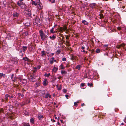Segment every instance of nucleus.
Wrapping results in <instances>:
<instances>
[{
	"instance_id": "f257e3e1",
	"label": "nucleus",
	"mask_w": 126,
	"mask_h": 126,
	"mask_svg": "<svg viewBox=\"0 0 126 126\" xmlns=\"http://www.w3.org/2000/svg\"><path fill=\"white\" fill-rule=\"evenodd\" d=\"M39 33L41 38L42 40L45 39L48 37L46 34L42 30L39 31Z\"/></svg>"
},
{
	"instance_id": "f03ea898",
	"label": "nucleus",
	"mask_w": 126,
	"mask_h": 126,
	"mask_svg": "<svg viewBox=\"0 0 126 126\" xmlns=\"http://www.w3.org/2000/svg\"><path fill=\"white\" fill-rule=\"evenodd\" d=\"M36 77L34 74L32 75H30L29 78L30 80H31L32 82H34L36 81Z\"/></svg>"
},
{
	"instance_id": "7ed1b4c3",
	"label": "nucleus",
	"mask_w": 126,
	"mask_h": 126,
	"mask_svg": "<svg viewBox=\"0 0 126 126\" xmlns=\"http://www.w3.org/2000/svg\"><path fill=\"white\" fill-rule=\"evenodd\" d=\"M17 5L20 7L22 8H26V6L24 3L21 2L20 3L18 1L17 2Z\"/></svg>"
},
{
	"instance_id": "20e7f679",
	"label": "nucleus",
	"mask_w": 126,
	"mask_h": 126,
	"mask_svg": "<svg viewBox=\"0 0 126 126\" xmlns=\"http://www.w3.org/2000/svg\"><path fill=\"white\" fill-rule=\"evenodd\" d=\"M26 15H27L28 16H31V10L29 9H26Z\"/></svg>"
},
{
	"instance_id": "39448f33",
	"label": "nucleus",
	"mask_w": 126,
	"mask_h": 126,
	"mask_svg": "<svg viewBox=\"0 0 126 126\" xmlns=\"http://www.w3.org/2000/svg\"><path fill=\"white\" fill-rule=\"evenodd\" d=\"M14 74H12L11 77V79L12 81H15L16 80L17 78L16 75L14 77Z\"/></svg>"
},
{
	"instance_id": "423d86ee",
	"label": "nucleus",
	"mask_w": 126,
	"mask_h": 126,
	"mask_svg": "<svg viewBox=\"0 0 126 126\" xmlns=\"http://www.w3.org/2000/svg\"><path fill=\"white\" fill-rule=\"evenodd\" d=\"M10 98V95H9L8 94H6L5 95L4 97L5 101V102H7L8 99Z\"/></svg>"
},
{
	"instance_id": "0eeeda50",
	"label": "nucleus",
	"mask_w": 126,
	"mask_h": 126,
	"mask_svg": "<svg viewBox=\"0 0 126 126\" xmlns=\"http://www.w3.org/2000/svg\"><path fill=\"white\" fill-rule=\"evenodd\" d=\"M43 83L44 85L46 86L47 85L48 83L47 79H45Z\"/></svg>"
},
{
	"instance_id": "6e6552de",
	"label": "nucleus",
	"mask_w": 126,
	"mask_h": 126,
	"mask_svg": "<svg viewBox=\"0 0 126 126\" xmlns=\"http://www.w3.org/2000/svg\"><path fill=\"white\" fill-rule=\"evenodd\" d=\"M43 117V116L41 114H39L38 115V118L39 120H41Z\"/></svg>"
},
{
	"instance_id": "1a4fd4ad",
	"label": "nucleus",
	"mask_w": 126,
	"mask_h": 126,
	"mask_svg": "<svg viewBox=\"0 0 126 126\" xmlns=\"http://www.w3.org/2000/svg\"><path fill=\"white\" fill-rule=\"evenodd\" d=\"M13 15L14 17H17L19 16V14L16 12H15L13 13Z\"/></svg>"
},
{
	"instance_id": "9d476101",
	"label": "nucleus",
	"mask_w": 126,
	"mask_h": 126,
	"mask_svg": "<svg viewBox=\"0 0 126 126\" xmlns=\"http://www.w3.org/2000/svg\"><path fill=\"white\" fill-rule=\"evenodd\" d=\"M33 39L35 41H37L38 39V37L35 34H33Z\"/></svg>"
},
{
	"instance_id": "9b49d317",
	"label": "nucleus",
	"mask_w": 126,
	"mask_h": 126,
	"mask_svg": "<svg viewBox=\"0 0 126 126\" xmlns=\"http://www.w3.org/2000/svg\"><path fill=\"white\" fill-rule=\"evenodd\" d=\"M37 6V8L39 10L41 9L43 7L42 4L40 3Z\"/></svg>"
},
{
	"instance_id": "f8f14e48",
	"label": "nucleus",
	"mask_w": 126,
	"mask_h": 126,
	"mask_svg": "<svg viewBox=\"0 0 126 126\" xmlns=\"http://www.w3.org/2000/svg\"><path fill=\"white\" fill-rule=\"evenodd\" d=\"M40 83L39 82H36L34 85V86L35 87H37L40 85Z\"/></svg>"
},
{
	"instance_id": "ddd939ff",
	"label": "nucleus",
	"mask_w": 126,
	"mask_h": 126,
	"mask_svg": "<svg viewBox=\"0 0 126 126\" xmlns=\"http://www.w3.org/2000/svg\"><path fill=\"white\" fill-rule=\"evenodd\" d=\"M17 125V123L16 121H13L11 125V126H16Z\"/></svg>"
},
{
	"instance_id": "4468645a",
	"label": "nucleus",
	"mask_w": 126,
	"mask_h": 126,
	"mask_svg": "<svg viewBox=\"0 0 126 126\" xmlns=\"http://www.w3.org/2000/svg\"><path fill=\"white\" fill-rule=\"evenodd\" d=\"M58 70V68L55 66H54L52 69V71L54 72H56Z\"/></svg>"
},
{
	"instance_id": "2eb2a0df",
	"label": "nucleus",
	"mask_w": 126,
	"mask_h": 126,
	"mask_svg": "<svg viewBox=\"0 0 126 126\" xmlns=\"http://www.w3.org/2000/svg\"><path fill=\"white\" fill-rule=\"evenodd\" d=\"M48 97L51 98V96L50 94L49 93H47L46 94L45 97L46 98H47Z\"/></svg>"
},
{
	"instance_id": "dca6fc26",
	"label": "nucleus",
	"mask_w": 126,
	"mask_h": 126,
	"mask_svg": "<svg viewBox=\"0 0 126 126\" xmlns=\"http://www.w3.org/2000/svg\"><path fill=\"white\" fill-rule=\"evenodd\" d=\"M42 54L41 55V56L43 57H44L46 55V53L45 52V51L44 50H43L41 52Z\"/></svg>"
},
{
	"instance_id": "f3484780",
	"label": "nucleus",
	"mask_w": 126,
	"mask_h": 126,
	"mask_svg": "<svg viewBox=\"0 0 126 126\" xmlns=\"http://www.w3.org/2000/svg\"><path fill=\"white\" fill-rule=\"evenodd\" d=\"M5 74H3V73H0V79L2 77L3 78H5Z\"/></svg>"
},
{
	"instance_id": "a211bd4d",
	"label": "nucleus",
	"mask_w": 126,
	"mask_h": 126,
	"mask_svg": "<svg viewBox=\"0 0 126 126\" xmlns=\"http://www.w3.org/2000/svg\"><path fill=\"white\" fill-rule=\"evenodd\" d=\"M11 35L10 33H8L7 36L6 38L8 40H10L11 39Z\"/></svg>"
},
{
	"instance_id": "6ab92c4d",
	"label": "nucleus",
	"mask_w": 126,
	"mask_h": 126,
	"mask_svg": "<svg viewBox=\"0 0 126 126\" xmlns=\"http://www.w3.org/2000/svg\"><path fill=\"white\" fill-rule=\"evenodd\" d=\"M23 59L25 61H28L29 62L30 61V60L27 57L23 58Z\"/></svg>"
},
{
	"instance_id": "aec40b11",
	"label": "nucleus",
	"mask_w": 126,
	"mask_h": 126,
	"mask_svg": "<svg viewBox=\"0 0 126 126\" xmlns=\"http://www.w3.org/2000/svg\"><path fill=\"white\" fill-rule=\"evenodd\" d=\"M82 23L84 25H88L89 23L86 22L85 20H84L82 21Z\"/></svg>"
},
{
	"instance_id": "412c9836",
	"label": "nucleus",
	"mask_w": 126,
	"mask_h": 126,
	"mask_svg": "<svg viewBox=\"0 0 126 126\" xmlns=\"http://www.w3.org/2000/svg\"><path fill=\"white\" fill-rule=\"evenodd\" d=\"M28 34V32L26 31L24 32H23L22 34V35L23 36H27Z\"/></svg>"
},
{
	"instance_id": "4be33fe9",
	"label": "nucleus",
	"mask_w": 126,
	"mask_h": 126,
	"mask_svg": "<svg viewBox=\"0 0 126 126\" xmlns=\"http://www.w3.org/2000/svg\"><path fill=\"white\" fill-rule=\"evenodd\" d=\"M56 38V37L55 36L53 35L52 36H49V38L51 40H53L55 39Z\"/></svg>"
},
{
	"instance_id": "5701e85b",
	"label": "nucleus",
	"mask_w": 126,
	"mask_h": 126,
	"mask_svg": "<svg viewBox=\"0 0 126 126\" xmlns=\"http://www.w3.org/2000/svg\"><path fill=\"white\" fill-rule=\"evenodd\" d=\"M96 5V4L95 3H93L91 4V6L92 8H94Z\"/></svg>"
},
{
	"instance_id": "b1692460",
	"label": "nucleus",
	"mask_w": 126,
	"mask_h": 126,
	"mask_svg": "<svg viewBox=\"0 0 126 126\" xmlns=\"http://www.w3.org/2000/svg\"><path fill=\"white\" fill-rule=\"evenodd\" d=\"M23 51L25 52L26 51L27 49V47L26 46H23L22 47Z\"/></svg>"
},
{
	"instance_id": "393cba45",
	"label": "nucleus",
	"mask_w": 126,
	"mask_h": 126,
	"mask_svg": "<svg viewBox=\"0 0 126 126\" xmlns=\"http://www.w3.org/2000/svg\"><path fill=\"white\" fill-rule=\"evenodd\" d=\"M81 67V65H78L76 67V69H78V70H80V68Z\"/></svg>"
},
{
	"instance_id": "a878e982",
	"label": "nucleus",
	"mask_w": 126,
	"mask_h": 126,
	"mask_svg": "<svg viewBox=\"0 0 126 126\" xmlns=\"http://www.w3.org/2000/svg\"><path fill=\"white\" fill-rule=\"evenodd\" d=\"M30 121L33 124L34 123V119L33 118H32L30 119Z\"/></svg>"
},
{
	"instance_id": "bb28decb",
	"label": "nucleus",
	"mask_w": 126,
	"mask_h": 126,
	"mask_svg": "<svg viewBox=\"0 0 126 126\" xmlns=\"http://www.w3.org/2000/svg\"><path fill=\"white\" fill-rule=\"evenodd\" d=\"M40 21L38 19V18H36L35 20V22L37 24H38V22H39Z\"/></svg>"
},
{
	"instance_id": "cd10ccee",
	"label": "nucleus",
	"mask_w": 126,
	"mask_h": 126,
	"mask_svg": "<svg viewBox=\"0 0 126 126\" xmlns=\"http://www.w3.org/2000/svg\"><path fill=\"white\" fill-rule=\"evenodd\" d=\"M24 25L25 26H26L28 27L30 25V22H28L27 23H25Z\"/></svg>"
},
{
	"instance_id": "c85d7f7f",
	"label": "nucleus",
	"mask_w": 126,
	"mask_h": 126,
	"mask_svg": "<svg viewBox=\"0 0 126 126\" xmlns=\"http://www.w3.org/2000/svg\"><path fill=\"white\" fill-rule=\"evenodd\" d=\"M59 30L61 33H62L63 32V28L61 27L59 28Z\"/></svg>"
},
{
	"instance_id": "c756f323",
	"label": "nucleus",
	"mask_w": 126,
	"mask_h": 126,
	"mask_svg": "<svg viewBox=\"0 0 126 126\" xmlns=\"http://www.w3.org/2000/svg\"><path fill=\"white\" fill-rule=\"evenodd\" d=\"M50 75V74L49 73L48 74H47L46 73H45L44 75V76L45 77H48Z\"/></svg>"
},
{
	"instance_id": "7c9ffc66",
	"label": "nucleus",
	"mask_w": 126,
	"mask_h": 126,
	"mask_svg": "<svg viewBox=\"0 0 126 126\" xmlns=\"http://www.w3.org/2000/svg\"><path fill=\"white\" fill-rule=\"evenodd\" d=\"M87 85L88 86H89L90 87H93V84L92 83H88Z\"/></svg>"
},
{
	"instance_id": "2f4dec72",
	"label": "nucleus",
	"mask_w": 126,
	"mask_h": 126,
	"mask_svg": "<svg viewBox=\"0 0 126 126\" xmlns=\"http://www.w3.org/2000/svg\"><path fill=\"white\" fill-rule=\"evenodd\" d=\"M67 72L64 70H62L61 71V73L62 74H66Z\"/></svg>"
},
{
	"instance_id": "473e14b6",
	"label": "nucleus",
	"mask_w": 126,
	"mask_h": 126,
	"mask_svg": "<svg viewBox=\"0 0 126 126\" xmlns=\"http://www.w3.org/2000/svg\"><path fill=\"white\" fill-rule=\"evenodd\" d=\"M36 3H37V5L40 3V0H36Z\"/></svg>"
},
{
	"instance_id": "72a5a7b5",
	"label": "nucleus",
	"mask_w": 126,
	"mask_h": 126,
	"mask_svg": "<svg viewBox=\"0 0 126 126\" xmlns=\"http://www.w3.org/2000/svg\"><path fill=\"white\" fill-rule=\"evenodd\" d=\"M63 30L65 31L67 29V27L65 26H63Z\"/></svg>"
},
{
	"instance_id": "f704fd0d",
	"label": "nucleus",
	"mask_w": 126,
	"mask_h": 126,
	"mask_svg": "<svg viewBox=\"0 0 126 126\" xmlns=\"http://www.w3.org/2000/svg\"><path fill=\"white\" fill-rule=\"evenodd\" d=\"M17 95L18 96H20L21 97H23L24 96V95L22 94H21L20 93H18L17 94Z\"/></svg>"
},
{
	"instance_id": "c9c22d12",
	"label": "nucleus",
	"mask_w": 126,
	"mask_h": 126,
	"mask_svg": "<svg viewBox=\"0 0 126 126\" xmlns=\"http://www.w3.org/2000/svg\"><path fill=\"white\" fill-rule=\"evenodd\" d=\"M50 32L52 33H55V32H54V29H51L50 30Z\"/></svg>"
},
{
	"instance_id": "e433bc0d",
	"label": "nucleus",
	"mask_w": 126,
	"mask_h": 126,
	"mask_svg": "<svg viewBox=\"0 0 126 126\" xmlns=\"http://www.w3.org/2000/svg\"><path fill=\"white\" fill-rule=\"evenodd\" d=\"M32 5L34 4L35 5H37V3H36V2H35L34 1H32Z\"/></svg>"
},
{
	"instance_id": "4c0bfd02",
	"label": "nucleus",
	"mask_w": 126,
	"mask_h": 126,
	"mask_svg": "<svg viewBox=\"0 0 126 126\" xmlns=\"http://www.w3.org/2000/svg\"><path fill=\"white\" fill-rule=\"evenodd\" d=\"M60 68L61 69H64L65 67H63V65L62 64H61L60 66Z\"/></svg>"
},
{
	"instance_id": "58836bf2",
	"label": "nucleus",
	"mask_w": 126,
	"mask_h": 126,
	"mask_svg": "<svg viewBox=\"0 0 126 126\" xmlns=\"http://www.w3.org/2000/svg\"><path fill=\"white\" fill-rule=\"evenodd\" d=\"M100 51V50L99 49H97L96 51V52L97 53H99Z\"/></svg>"
},
{
	"instance_id": "ea45409f",
	"label": "nucleus",
	"mask_w": 126,
	"mask_h": 126,
	"mask_svg": "<svg viewBox=\"0 0 126 126\" xmlns=\"http://www.w3.org/2000/svg\"><path fill=\"white\" fill-rule=\"evenodd\" d=\"M66 59L65 57H63L62 58V61H66Z\"/></svg>"
},
{
	"instance_id": "a19ab883",
	"label": "nucleus",
	"mask_w": 126,
	"mask_h": 126,
	"mask_svg": "<svg viewBox=\"0 0 126 126\" xmlns=\"http://www.w3.org/2000/svg\"><path fill=\"white\" fill-rule=\"evenodd\" d=\"M79 102L78 101L75 102L74 103V106H76V105L77 106V104L78 103H79Z\"/></svg>"
},
{
	"instance_id": "79ce46f5",
	"label": "nucleus",
	"mask_w": 126,
	"mask_h": 126,
	"mask_svg": "<svg viewBox=\"0 0 126 126\" xmlns=\"http://www.w3.org/2000/svg\"><path fill=\"white\" fill-rule=\"evenodd\" d=\"M24 114L25 115H27L28 114V112L25 111L24 112Z\"/></svg>"
},
{
	"instance_id": "37998d69",
	"label": "nucleus",
	"mask_w": 126,
	"mask_h": 126,
	"mask_svg": "<svg viewBox=\"0 0 126 126\" xmlns=\"http://www.w3.org/2000/svg\"><path fill=\"white\" fill-rule=\"evenodd\" d=\"M63 91L64 93H65L67 91V90L66 89H64L63 90Z\"/></svg>"
},
{
	"instance_id": "c03bdc74",
	"label": "nucleus",
	"mask_w": 126,
	"mask_h": 126,
	"mask_svg": "<svg viewBox=\"0 0 126 126\" xmlns=\"http://www.w3.org/2000/svg\"><path fill=\"white\" fill-rule=\"evenodd\" d=\"M61 86H59L58 87V89L59 90H61Z\"/></svg>"
},
{
	"instance_id": "a18cd8bd",
	"label": "nucleus",
	"mask_w": 126,
	"mask_h": 126,
	"mask_svg": "<svg viewBox=\"0 0 126 126\" xmlns=\"http://www.w3.org/2000/svg\"><path fill=\"white\" fill-rule=\"evenodd\" d=\"M100 18H102L103 17V16L101 14H100Z\"/></svg>"
},
{
	"instance_id": "49530a36",
	"label": "nucleus",
	"mask_w": 126,
	"mask_h": 126,
	"mask_svg": "<svg viewBox=\"0 0 126 126\" xmlns=\"http://www.w3.org/2000/svg\"><path fill=\"white\" fill-rule=\"evenodd\" d=\"M53 62H54L53 61H52V60H51L50 61V63L51 64H52L53 63Z\"/></svg>"
},
{
	"instance_id": "de8ad7c7",
	"label": "nucleus",
	"mask_w": 126,
	"mask_h": 126,
	"mask_svg": "<svg viewBox=\"0 0 126 126\" xmlns=\"http://www.w3.org/2000/svg\"><path fill=\"white\" fill-rule=\"evenodd\" d=\"M22 91L23 92H24L26 91V90H25V89L23 88L22 89Z\"/></svg>"
},
{
	"instance_id": "09e8293b",
	"label": "nucleus",
	"mask_w": 126,
	"mask_h": 126,
	"mask_svg": "<svg viewBox=\"0 0 126 126\" xmlns=\"http://www.w3.org/2000/svg\"><path fill=\"white\" fill-rule=\"evenodd\" d=\"M23 126H30L29 124H28L27 125L26 124L24 125Z\"/></svg>"
},
{
	"instance_id": "8fccbe9b",
	"label": "nucleus",
	"mask_w": 126,
	"mask_h": 126,
	"mask_svg": "<svg viewBox=\"0 0 126 126\" xmlns=\"http://www.w3.org/2000/svg\"><path fill=\"white\" fill-rule=\"evenodd\" d=\"M81 85L82 87H83L84 85V83H82L81 84Z\"/></svg>"
},
{
	"instance_id": "3c124183",
	"label": "nucleus",
	"mask_w": 126,
	"mask_h": 126,
	"mask_svg": "<svg viewBox=\"0 0 126 126\" xmlns=\"http://www.w3.org/2000/svg\"><path fill=\"white\" fill-rule=\"evenodd\" d=\"M14 97V96L13 95H12L11 96H10V98L9 99H11V98H13Z\"/></svg>"
},
{
	"instance_id": "603ef678",
	"label": "nucleus",
	"mask_w": 126,
	"mask_h": 126,
	"mask_svg": "<svg viewBox=\"0 0 126 126\" xmlns=\"http://www.w3.org/2000/svg\"><path fill=\"white\" fill-rule=\"evenodd\" d=\"M40 67H41V66L40 65H39V66H38L37 67V68L38 69H39L40 68Z\"/></svg>"
},
{
	"instance_id": "864d4df0",
	"label": "nucleus",
	"mask_w": 126,
	"mask_h": 126,
	"mask_svg": "<svg viewBox=\"0 0 126 126\" xmlns=\"http://www.w3.org/2000/svg\"><path fill=\"white\" fill-rule=\"evenodd\" d=\"M61 52V51L59 50H57V52L58 53H59Z\"/></svg>"
},
{
	"instance_id": "5fc2aeb1",
	"label": "nucleus",
	"mask_w": 126,
	"mask_h": 126,
	"mask_svg": "<svg viewBox=\"0 0 126 126\" xmlns=\"http://www.w3.org/2000/svg\"><path fill=\"white\" fill-rule=\"evenodd\" d=\"M68 95H65V97H66L67 98V99H68Z\"/></svg>"
},
{
	"instance_id": "6e6d98bb",
	"label": "nucleus",
	"mask_w": 126,
	"mask_h": 126,
	"mask_svg": "<svg viewBox=\"0 0 126 126\" xmlns=\"http://www.w3.org/2000/svg\"><path fill=\"white\" fill-rule=\"evenodd\" d=\"M81 48L82 49H84L85 48V47L84 46H82V47H81Z\"/></svg>"
},
{
	"instance_id": "4d7b16f0",
	"label": "nucleus",
	"mask_w": 126,
	"mask_h": 126,
	"mask_svg": "<svg viewBox=\"0 0 126 126\" xmlns=\"http://www.w3.org/2000/svg\"><path fill=\"white\" fill-rule=\"evenodd\" d=\"M84 105V103H83L82 104H81V106L82 107Z\"/></svg>"
},
{
	"instance_id": "13d9d810",
	"label": "nucleus",
	"mask_w": 126,
	"mask_h": 126,
	"mask_svg": "<svg viewBox=\"0 0 126 126\" xmlns=\"http://www.w3.org/2000/svg\"><path fill=\"white\" fill-rule=\"evenodd\" d=\"M23 81H24V82H27V81H26V80L25 79H23Z\"/></svg>"
},
{
	"instance_id": "bf43d9fd",
	"label": "nucleus",
	"mask_w": 126,
	"mask_h": 126,
	"mask_svg": "<svg viewBox=\"0 0 126 126\" xmlns=\"http://www.w3.org/2000/svg\"><path fill=\"white\" fill-rule=\"evenodd\" d=\"M120 7H122V8H125V6H122V7H121L120 6Z\"/></svg>"
},
{
	"instance_id": "052dcab7",
	"label": "nucleus",
	"mask_w": 126,
	"mask_h": 126,
	"mask_svg": "<svg viewBox=\"0 0 126 126\" xmlns=\"http://www.w3.org/2000/svg\"><path fill=\"white\" fill-rule=\"evenodd\" d=\"M57 124L59 126L60 125V124L59 122H58Z\"/></svg>"
},
{
	"instance_id": "680f3d73",
	"label": "nucleus",
	"mask_w": 126,
	"mask_h": 126,
	"mask_svg": "<svg viewBox=\"0 0 126 126\" xmlns=\"http://www.w3.org/2000/svg\"><path fill=\"white\" fill-rule=\"evenodd\" d=\"M56 26V25H55L54 26V27L52 28V29H54V28H55V26Z\"/></svg>"
},
{
	"instance_id": "e2e57ef3",
	"label": "nucleus",
	"mask_w": 126,
	"mask_h": 126,
	"mask_svg": "<svg viewBox=\"0 0 126 126\" xmlns=\"http://www.w3.org/2000/svg\"><path fill=\"white\" fill-rule=\"evenodd\" d=\"M52 59V60L53 61L54 60V57H52L51 58Z\"/></svg>"
},
{
	"instance_id": "0e129e2a",
	"label": "nucleus",
	"mask_w": 126,
	"mask_h": 126,
	"mask_svg": "<svg viewBox=\"0 0 126 126\" xmlns=\"http://www.w3.org/2000/svg\"><path fill=\"white\" fill-rule=\"evenodd\" d=\"M55 2V0H53V1H52L51 2L52 3H53Z\"/></svg>"
},
{
	"instance_id": "69168bd1",
	"label": "nucleus",
	"mask_w": 126,
	"mask_h": 126,
	"mask_svg": "<svg viewBox=\"0 0 126 126\" xmlns=\"http://www.w3.org/2000/svg\"><path fill=\"white\" fill-rule=\"evenodd\" d=\"M118 29L120 30L121 29V28L120 27H118Z\"/></svg>"
},
{
	"instance_id": "338daca9",
	"label": "nucleus",
	"mask_w": 126,
	"mask_h": 126,
	"mask_svg": "<svg viewBox=\"0 0 126 126\" xmlns=\"http://www.w3.org/2000/svg\"><path fill=\"white\" fill-rule=\"evenodd\" d=\"M60 121L62 123H63V120H60Z\"/></svg>"
},
{
	"instance_id": "774afa93",
	"label": "nucleus",
	"mask_w": 126,
	"mask_h": 126,
	"mask_svg": "<svg viewBox=\"0 0 126 126\" xmlns=\"http://www.w3.org/2000/svg\"><path fill=\"white\" fill-rule=\"evenodd\" d=\"M1 101H2L3 102V101H4V100H3V99H1Z\"/></svg>"
}]
</instances>
